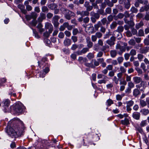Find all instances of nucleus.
Masks as SVG:
<instances>
[{
	"mask_svg": "<svg viewBox=\"0 0 149 149\" xmlns=\"http://www.w3.org/2000/svg\"><path fill=\"white\" fill-rule=\"evenodd\" d=\"M141 67L142 68L144 72L146 71L147 70L146 69V66L144 63H141Z\"/></svg>",
	"mask_w": 149,
	"mask_h": 149,
	"instance_id": "obj_50",
	"label": "nucleus"
},
{
	"mask_svg": "<svg viewBox=\"0 0 149 149\" xmlns=\"http://www.w3.org/2000/svg\"><path fill=\"white\" fill-rule=\"evenodd\" d=\"M78 60L81 63L86 62L87 61V60L86 58H83L81 56L79 57Z\"/></svg>",
	"mask_w": 149,
	"mask_h": 149,
	"instance_id": "obj_23",
	"label": "nucleus"
},
{
	"mask_svg": "<svg viewBox=\"0 0 149 149\" xmlns=\"http://www.w3.org/2000/svg\"><path fill=\"white\" fill-rule=\"evenodd\" d=\"M131 32L132 35H136L137 33V30L135 29L134 28H131Z\"/></svg>",
	"mask_w": 149,
	"mask_h": 149,
	"instance_id": "obj_34",
	"label": "nucleus"
},
{
	"mask_svg": "<svg viewBox=\"0 0 149 149\" xmlns=\"http://www.w3.org/2000/svg\"><path fill=\"white\" fill-rule=\"evenodd\" d=\"M117 23L116 22L114 21L110 25V28L111 29H114L117 26Z\"/></svg>",
	"mask_w": 149,
	"mask_h": 149,
	"instance_id": "obj_29",
	"label": "nucleus"
},
{
	"mask_svg": "<svg viewBox=\"0 0 149 149\" xmlns=\"http://www.w3.org/2000/svg\"><path fill=\"white\" fill-rule=\"evenodd\" d=\"M57 5L55 3H53L49 4L48 6V8L52 10H54L57 8Z\"/></svg>",
	"mask_w": 149,
	"mask_h": 149,
	"instance_id": "obj_19",
	"label": "nucleus"
},
{
	"mask_svg": "<svg viewBox=\"0 0 149 149\" xmlns=\"http://www.w3.org/2000/svg\"><path fill=\"white\" fill-rule=\"evenodd\" d=\"M88 50L89 48L87 47L84 48L82 49L81 52L82 53L84 54L88 51Z\"/></svg>",
	"mask_w": 149,
	"mask_h": 149,
	"instance_id": "obj_61",
	"label": "nucleus"
},
{
	"mask_svg": "<svg viewBox=\"0 0 149 149\" xmlns=\"http://www.w3.org/2000/svg\"><path fill=\"white\" fill-rule=\"evenodd\" d=\"M101 22L100 21L98 22L97 23L95 24L94 25V28H95V30L96 31H98L99 27L101 26Z\"/></svg>",
	"mask_w": 149,
	"mask_h": 149,
	"instance_id": "obj_21",
	"label": "nucleus"
},
{
	"mask_svg": "<svg viewBox=\"0 0 149 149\" xmlns=\"http://www.w3.org/2000/svg\"><path fill=\"white\" fill-rule=\"evenodd\" d=\"M143 25L142 22H140L139 23L136 24L135 25V28L137 29H139Z\"/></svg>",
	"mask_w": 149,
	"mask_h": 149,
	"instance_id": "obj_25",
	"label": "nucleus"
},
{
	"mask_svg": "<svg viewBox=\"0 0 149 149\" xmlns=\"http://www.w3.org/2000/svg\"><path fill=\"white\" fill-rule=\"evenodd\" d=\"M140 90L138 88H135L133 90V95L135 97H137L140 95Z\"/></svg>",
	"mask_w": 149,
	"mask_h": 149,
	"instance_id": "obj_9",
	"label": "nucleus"
},
{
	"mask_svg": "<svg viewBox=\"0 0 149 149\" xmlns=\"http://www.w3.org/2000/svg\"><path fill=\"white\" fill-rule=\"evenodd\" d=\"M94 49L96 51H97L100 48V46L97 44H95L93 46Z\"/></svg>",
	"mask_w": 149,
	"mask_h": 149,
	"instance_id": "obj_45",
	"label": "nucleus"
},
{
	"mask_svg": "<svg viewBox=\"0 0 149 149\" xmlns=\"http://www.w3.org/2000/svg\"><path fill=\"white\" fill-rule=\"evenodd\" d=\"M85 65L87 67H91L92 68H95V66L93 65L92 62H91L90 63H85Z\"/></svg>",
	"mask_w": 149,
	"mask_h": 149,
	"instance_id": "obj_36",
	"label": "nucleus"
},
{
	"mask_svg": "<svg viewBox=\"0 0 149 149\" xmlns=\"http://www.w3.org/2000/svg\"><path fill=\"white\" fill-rule=\"evenodd\" d=\"M116 48L117 50L118 54L120 55H122L123 52H125L126 50L125 47L121 46L119 44H117L116 45Z\"/></svg>",
	"mask_w": 149,
	"mask_h": 149,
	"instance_id": "obj_4",
	"label": "nucleus"
},
{
	"mask_svg": "<svg viewBox=\"0 0 149 149\" xmlns=\"http://www.w3.org/2000/svg\"><path fill=\"white\" fill-rule=\"evenodd\" d=\"M45 28L46 29H48L49 33H52L53 30V27L52 25L50 23L47 22L45 25Z\"/></svg>",
	"mask_w": 149,
	"mask_h": 149,
	"instance_id": "obj_7",
	"label": "nucleus"
},
{
	"mask_svg": "<svg viewBox=\"0 0 149 149\" xmlns=\"http://www.w3.org/2000/svg\"><path fill=\"white\" fill-rule=\"evenodd\" d=\"M123 65L125 68H127L130 66V63L129 62H124L123 63Z\"/></svg>",
	"mask_w": 149,
	"mask_h": 149,
	"instance_id": "obj_57",
	"label": "nucleus"
},
{
	"mask_svg": "<svg viewBox=\"0 0 149 149\" xmlns=\"http://www.w3.org/2000/svg\"><path fill=\"white\" fill-rule=\"evenodd\" d=\"M91 62H93L94 65H93L95 67L96 66H97L99 65V63L98 61H96V60L95 59L92 60L91 61Z\"/></svg>",
	"mask_w": 149,
	"mask_h": 149,
	"instance_id": "obj_51",
	"label": "nucleus"
},
{
	"mask_svg": "<svg viewBox=\"0 0 149 149\" xmlns=\"http://www.w3.org/2000/svg\"><path fill=\"white\" fill-rule=\"evenodd\" d=\"M124 95V94H122L121 95H116V99L117 100H121L122 97Z\"/></svg>",
	"mask_w": 149,
	"mask_h": 149,
	"instance_id": "obj_39",
	"label": "nucleus"
},
{
	"mask_svg": "<svg viewBox=\"0 0 149 149\" xmlns=\"http://www.w3.org/2000/svg\"><path fill=\"white\" fill-rule=\"evenodd\" d=\"M90 15L94 18L98 19L100 17L99 14L97 13H95L94 11H92L90 13Z\"/></svg>",
	"mask_w": 149,
	"mask_h": 149,
	"instance_id": "obj_13",
	"label": "nucleus"
},
{
	"mask_svg": "<svg viewBox=\"0 0 149 149\" xmlns=\"http://www.w3.org/2000/svg\"><path fill=\"white\" fill-rule=\"evenodd\" d=\"M120 72H122L123 73L125 72L126 71V69L123 66H121L120 67Z\"/></svg>",
	"mask_w": 149,
	"mask_h": 149,
	"instance_id": "obj_40",
	"label": "nucleus"
},
{
	"mask_svg": "<svg viewBox=\"0 0 149 149\" xmlns=\"http://www.w3.org/2000/svg\"><path fill=\"white\" fill-rule=\"evenodd\" d=\"M130 55L129 53H125L124 54V57L125 60H127L130 56Z\"/></svg>",
	"mask_w": 149,
	"mask_h": 149,
	"instance_id": "obj_58",
	"label": "nucleus"
},
{
	"mask_svg": "<svg viewBox=\"0 0 149 149\" xmlns=\"http://www.w3.org/2000/svg\"><path fill=\"white\" fill-rule=\"evenodd\" d=\"M89 20V18L88 17H86L84 18L83 21L84 23H87L88 22Z\"/></svg>",
	"mask_w": 149,
	"mask_h": 149,
	"instance_id": "obj_64",
	"label": "nucleus"
},
{
	"mask_svg": "<svg viewBox=\"0 0 149 149\" xmlns=\"http://www.w3.org/2000/svg\"><path fill=\"white\" fill-rule=\"evenodd\" d=\"M71 40L68 38L66 39L64 41V45L65 46H68L71 44Z\"/></svg>",
	"mask_w": 149,
	"mask_h": 149,
	"instance_id": "obj_20",
	"label": "nucleus"
},
{
	"mask_svg": "<svg viewBox=\"0 0 149 149\" xmlns=\"http://www.w3.org/2000/svg\"><path fill=\"white\" fill-rule=\"evenodd\" d=\"M97 3L95 2V3H92V6H93V8L94 7V8H95L96 9H98V6L97 5Z\"/></svg>",
	"mask_w": 149,
	"mask_h": 149,
	"instance_id": "obj_56",
	"label": "nucleus"
},
{
	"mask_svg": "<svg viewBox=\"0 0 149 149\" xmlns=\"http://www.w3.org/2000/svg\"><path fill=\"white\" fill-rule=\"evenodd\" d=\"M126 34L127 36L128 37H132V36L131 32L130 31H127L126 32Z\"/></svg>",
	"mask_w": 149,
	"mask_h": 149,
	"instance_id": "obj_54",
	"label": "nucleus"
},
{
	"mask_svg": "<svg viewBox=\"0 0 149 149\" xmlns=\"http://www.w3.org/2000/svg\"><path fill=\"white\" fill-rule=\"evenodd\" d=\"M130 10L133 13H136L138 12V10L134 7H132Z\"/></svg>",
	"mask_w": 149,
	"mask_h": 149,
	"instance_id": "obj_53",
	"label": "nucleus"
},
{
	"mask_svg": "<svg viewBox=\"0 0 149 149\" xmlns=\"http://www.w3.org/2000/svg\"><path fill=\"white\" fill-rule=\"evenodd\" d=\"M113 81H114V82L116 84H117L118 83V78H117L116 76H114L113 77Z\"/></svg>",
	"mask_w": 149,
	"mask_h": 149,
	"instance_id": "obj_62",
	"label": "nucleus"
},
{
	"mask_svg": "<svg viewBox=\"0 0 149 149\" xmlns=\"http://www.w3.org/2000/svg\"><path fill=\"white\" fill-rule=\"evenodd\" d=\"M60 10L64 15V17L68 20H70L71 17L75 16V14L71 11L64 8H61Z\"/></svg>",
	"mask_w": 149,
	"mask_h": 149,
	"instance_id": "obj_2",
	"label": "nucleus"
},
{
	"mask_svg": "<svg viewBox=\"0 0 149 149\" xmlns=\"http://www.w3.org/2000/svg\"><path fill=\"white\" fill-rule=\"evenodd\" d=\"M109 47L108 45H105L104 46H103L101 49V50L102 51H104L107 49H109Z\"/></svg>",
	"mask_w": 149,
	"mask_h": 149,
	"instance_id": "obj_52",
	"label": "nucleus"
},
{
	"mask_svg": "<svg viewBox=\"0 0 149 149\" xmlns=\"http://www.w3.org/2000/svg\"><path fill=\"white\" fill-rule=\"evenodd\" d=\"M149 47H146L140 49V52L141 53L146 54L149 51Z\"/></svg>",
	"mask_w": 149,
	"mask_h": 149,
	"instance_id": "obj_11",
	"label": "nucleus"
},
{
	"mask_svg": "<svg viewBox=\"0 0 149 149\" xmlns=\"http://www.w3.org/2000/svg\"><path fill=\"white\" fill-rule=\"evenodd\" d=\"M126 103L127 104V106L130 107L133 105L134 104V102L132 100H130L127 102Z\"/></svg>",
	"mask_w": 149,
	"mask_h": 149,
	"instance_id": "obj_38",
	"label": "nucleus"
},
{
	"mask_svg": "<svg viewBox=\"0 0 149 149\" xmlns=\"http://www.w3.org/2000/svg\"><path fill=\"white\" fill-rule=\"evenodd\" d=\"M42 10L43 13H47L49 11V9L47 6H44L42 8Z\"/></svg>",
	"mask_w": 149,
	"mask_h": 149,
	"instance_id": "obj_30",
	"label": "nucleus"
},
{
	"mask_svg": "<svg viewBox=\"0 0 149 149\" xmlns=\"http://www.w3.org/2000/svg\"><path fill=\"white\" fill-rule=\"evenodd\" d=\"M140 82L141 83L139 84L136 85V87L139 89L141 87H142L143 88H145L146 87V83L143 80H142Z\"/></svg>",
	"mask_w": 149,
	"mask_h": 149,
	"instance_id": "obj_15",
	"label": "nucleus"
},
{
	"mask_svg": "<svg viewBox=\"0 0 149 149\" xmlns=\"http://www.w3.org/2000/svg\"><path fill=\"white\" fill-rule=\"evenodd\" d=\"M139 36H144L143 30L142 29H140L138 32Z\"/></svg>",
	"mask_w": 149,
	"mask_h": 149,
	"instance_id": "obj_47",
	"label": "nucleus"
},
{
	"mask_svg": "<svg viewBox=\"0 0 149 149\" xmlns=\"http://www.w3.org/2000/svg\"><path fill=\"white\" fill-rule=\"evenodd\" d=\"M101 22L103 25H104L107 22V19L106 17L103 18L101 20Z\"/></svg>",
	"mask_w": 149,
	"mask_h": 149,
	"instance_id": "obj_60",
	"label": "nucleus"
},
{
	"mask_svg": "<svg viewBox=\"0 0 149 149\" xmlns=\"http://www.w3.org/2000/svg\"><path fill=\"white\" fill-rule=\"evenodd\" d=\"M106 42L107 44L110 46H111L114 44V42H113V41H111V40L109 39L107 40Z\"/></svg>",
	"mask_w": 149,
	"mask_h": 149,
	"instance_id": "obj_42",
	"label": "nucleus"
},
{
	"mask_svg": "<svg viewBox=\"0 0 149 149\" xmlns=\"http://www.w3.org/2000/svg\"><path fill=\"white\" fill-rule=\"evenodd\" d=\"M89 12L86 10L81 11V16L82 17H84L85 16H88L89 15Z\"/></svg>",
	"mask_w": 149,
	"mask_h": 149,
	"instance_id": "obj_27",
	"label": "nucleus"
},
{
	"mask_svg": "<svg viewBox=\"0 0 149 149\" xmlns=\"http://www.w3.org/2000/svg\"><path fill=\"white\" fill-rule=\"evenodd\" d=\"M143 57L144 56L141 54H138L137 55V58L140 61H142Z\"/></svg>",
	"mask_w": 149,
	"mask_h": 149,
	"instance_id": "obj_35",
	"label": "nucleus"
},
{
	"mask_svg": "<svg viewBox=\"0 0 149 149\" xmlns=\"http://www.w3.org/2000/svg\"><path fill=\"white\" fill-rule=\"evenodd\" d=\"M117 60L118 63L119 64H120L123 62L124 60V58L122 57H119L117 58Z\"/></svg>",
	"mask_w": 149,
	"mask_h": 149,
	"instance_id": "obj_48",
	"label": "nucleus"
},
{
	"mask_svg": "<svg viewBox=\"0 0 149 149\" xmlns=\"http://www.w3.org/2000/svg\"><path fill=\"white\" fill-rule=\"evenodd\" d=\"M6 131L9 135L14 138L21 136L23 133L22 130L18 127L12 128L9 125L6 128Z\"/></svg>",
	"mask_w": 149,
	"mask_h": 149,
	"instance_id": "obj_1",
	"label": "nucleus"
},
{
	"mask_svg": "<svg viewBox=\"0 0 149 149\" xmlns=\"http://www.w3.org/2000/svg\"><path fill=\"white\" fill-rule=\"evenodd\" d=\"M103 77H104L103 79H105L107 78V76L101 74H98L97 76V78L98 79H101Z\"/></svg>",
	"mask_w": 149,
	"mask_h": 149,
	"instance_id": "obj_41",
	"label": "nucleus"
},
{
	"mask_svg": "<svg viewBox=\"0 0 149 149\" xmlns=\"http://www.w3.org/2000/svg\"><path fill=\"white\" fill-rule=\"evenodd\" d=\"M110 54L111 56L112 57H114L116 55L117 52L115 50H111L110 52Z\"/></svg>",
	"mask_w": 149,
	"mask_h": 149,
	"instance_id": "obj_31",
	"label": "nucleus"
},
{
	"mask_svg": "<svg viewBox=\"0 0 149 149\" xmlns=\"http://www.w3.org/2000/svg\"><path fill=\"white\" fill-rule=\"evenodd\" d=\"M4 107L5 109V112L8 111V107L10 105V101L8 99H6L3 102Z\"/></svg>",
	"mask_w": 149,
	"mask_h": 149,
	"instance_id": "obj_8",
	"label": "nucleus"
},
{
	"mask_svg": "<svg viewBox=\"0 0 149 149\" xmlns=\"http://www.w3.org/2000/svg\"><path fill=\"white\" fill-rule=\"evenodd\" d=\"M97 82L98 83L100 84L102 83L105 84L106 83V81L105 80V79H103L99 80Z\"/></svg>",
	"mask_w": 149,
	"mask_h": 149,
	"instance_id": "obj_59",
	"label": "nucleus"
},
{
	"mask_svg": "<svg viewBox=\"0 0 149 149\" xmlns=\"http://www.w3.org/2000/svg\"><path fill=\"white\" fill-rule=\"evenodd\" d=\"M113 17L112 15H110L107 17V19L109 22L112 21L113 19Z\"/></svg>",
	"mask_w": 149,
	"mask_h": 149,
	"instance_id": "obj_55",
	"label": "nucleus"
},
{
	"mask_svg": "<svg viewBox=\"0 0 149 149\" xmlns=\"http://www.w3.org/2000/svg\"><path fill=\"white\" fill-rule=\"evenodd\" d=\"M32 18L33 19H35L38 16L37 14L35 12H32L31 14Z\"/></svg>",
	"mask_w": 149,
	"mask_h": 149,
	"instance_id": "obj_28",
	"label": "nucleus"
},
{
	"mask_svg": "<svg viewBox=\"0 0 149 149\" xmlns=\"http://www.w3.org/2000/svg\"><path fill=\"white\" fill-rule=\"evenodd\" d=\"M121 123L124 125H127L130 123L129 120L127 118H125L124 120H121Z\"/></svg>",
	"mask_w": 149,
	"mask_h": 149,
	"instance_id": "obj_24",
	"label": "nucleus"
},
{
	"mask_svg": "<svg viewBox=\"0 0 149 149\" xmlns=\"http://www.w3.org/2000/svg\"><path fill=\"white\" fill-rule=\"evenodd\" d=\"M135 70L137 71L138 73V75H140L141 74L143 73V71L142 70L139 68L138 67H136L135 68Z\"/></svg>",
	"mask_w": 149,
	"mask_h": 149,
	"instance_id": "obj_33",
	"label": "nucleus"
},
{
	"mask_svg": "<svg viewBox=\"0 0 149 149\" xmlns=\"http://www.w3.org/2000/svg\"><path fill=\"white\" fill-rule=\"evenodd\" d=\"M102 36V34L100 32H96L95 35H93L91 36V38L93 42L96 41L97 38H101Z\"/></svg>",
	"mask_w": 149,
	"mask_h": 149,
	"instance_id": "obj_5",
	"label": "nucleus"
},
{
	"mask_svg": "<svg viewBox=\"0 0 149 149\" xmlns=\"http://www.w3.org/2000/svg\"><path fill=\"white\" fill-rule=\"evenodd\" d=\"M17 7L24 14H26L27 11L25 9V7L23 5L19 4L18 5Z\"/></svg>",
	"mask_w": 149,
	"mask_h": 149,
	"instance_id": "obj_12",
	"label": "nucleus"
},
{
	"mask_svg": "<svg viewBox=\"0 0 149 149\" xmlns=\"http://www.w3.org/2000/svg\"><path fill=\"white\" fill-rule=\"evenodd\" d=\"M133 79L134 82L136 84L140 83L142 80V79L141 77L137 76L133 77Z\"/></svg>",
	"mask_w": 149,
	"mask_h": 149,
	"instance_id": "obj_14",
	"label": "nucleus"
},
{
	"mask_svg": "<svg viewBox=\"0 0 149 149\" xmlns=\"http://www.w3.org/2000/svg\"><path fill=\"white\" fill-rule=\"evenodd\" d=\"M14 110L18 113H22L23 111L24 107L23 104L19 102H18L14 104L13 106Z\"/></svg>",
	"mask_w": 149,
	"mask_h": 149,
	"instance_id": "obj_3",
	"label": "nucleus"
},
{
	"mask_svg": "<svg viewBox=\"0 0 149 149\" xmlns=\"http://www.w3.org/2000/svg\"><path fill=\"white\" fill-rule=\"evenodd\" d=\"M140 104L141 106L142 107H144L147 105L146 101H145L144 100H140Z\"/></svg>",
	"mask_w": 149,
	"mask_h": 149,
	"instance_id": "obj_26",
	"label": "nucleus"
},
{
	"mask_svg": "<svg viewBox=\"0 0 149 149\" xmlns=\"http://www.w3.org/2000/svg\"><path fill=\"white\" fill-rule=\"evenodd\" d=\"M136 51L134 49H132L130 52V54L132 56H134L136 54Z\"/></svg>",
	"mask_w": 149,
	"mask_h": 149,
	"instance_id": "obj_37",
	"label": "nucleus"
},
{
	"mask_svg": "<svg viewBox=\"0 0 149 149\" xmlns=\"http://www.w3.org/2000/svg\"><path fill=\"white\" fill-rule=\"evenodd\" d=\"M59 18L60 17L58 15H55L52 18V22L54 26L56 27H58L59 25L58 21Z\"/></svg>",
	"mask_w": 149,
	"mask_h": 149,
	"instance_id": "obj_6",
	"label": "nucleus"
},
{
	"mask_svg": "<svg viewBox=\"0 0 149 149\" xmlns=\"http://www.w3.org/2000/svg\"><path fill=\"white\" fill-rule=\"evenodd\" d=\"M140 116V114L138 112H134L132 114V116L133 118L137 120L139 119Z\"/></svg>",
	"mask_w": 149,
	"mask_h": 149,
	"instance_id": "obj_17",
	"label": "nucleus"
},
{
	"mask_svg": "<svg viewBox=\"0 0 149 149\" xmlns=\"http://www.w3.org/2000/svg\"><path fill=\"white\" fill-rule=\"evenodd\" d=\"M100 46H102L103 45V40L101 39H99L97 43Z\"/></svg>",
	"mask_w": 149,
	"mask_h": 149,
	"instance_id": "obj_46",
	"label": "nucleus"
},
{
	"mask_svg": "<svg viewBox=\"0 0 149 149\" xmlns=\"http://www.w3.org/2000/svg\"><path fill=\"white\" fill-rule=\"evenodd\" d=\"M87 56L89 59H91L94 58V55L93 53H89L88 54Z\"/></svg>",
	"mask_w": 149,
	"mask_h": 149,
	"instance_id": "obj_43",
	"label": "nucleus"
},
{
	"mask_svg": "<svg viewBox=\"0 0 149 149\" xmlns=\"http://www.w3.org/2000/svg\"><path fill=\"white\" fill-rule=\"evenodd\" d=\"M87 43V46L89 48H91L93 46V43L91 41L89 37H87L86 39Z\"/></svg>",
	"mask_w": 149,
	"mask_h": 149,
	"instance_id": "obj_10",
	"label": "nucleus"
},
{
	"mask_svg": "<svg viewBox=\"0 0 149 149\" xmlns=\"http://www.w3.org/2000/svg\"><path fill=\"white\" fill-rule=\"evenodd\" d=\"M140 112L142 114L146 116L149 113V110L147 109H143L140 110Z\"/></svg>",
	"mask_w": 149,
	"mask_h": 149,
	"instance_id": "obj_18",
	"label": "nucleus"
},
{
	"mask_svg": "<svg viewBox=\"0 0 149 149\" xmlns=\"http://www.w3.org/2000/svg\"><path fill=\"white\" fill-rule=\"evenodd\" d=\"M128 86L129 87L132 88L134 87V85L133 83L132 82L130 81L128 82Z\"/></svg>",
	"mask_w": 149,
	"mask_h": 149,
	"instance_id": "obj_44",
	"label": "nucleus"
},
{
	"mask_svg": "<svg viewBox=\"0 0 149 149\" xmlns=\"http://www.w3.org/2000/svg\"><path fill=\"white\" fill-rule=\"evenodd\" d=\"M129 45H134L136 44L135 41L133 39H130L128 42Z\"/></svg>",
	"mask_w": 149,
	"mask_h": 149,
	"instance_id": "obj_32",
	"label": "nucleus"
},
{
	"mask_svg": "<svg viewBox=\"0 0 149 149\" xmlns=\"http://www.w3.org/2000/svg\"><path fill=\"white\" fill-rule=\"evenodd\" d=\"M107 106H109L111 104H113V101L111 99H109L107 101Z\"/></svg>",
	"mask_w": 149,
	"mask_h": 149,
	"instance_id": "obj_49",
	"label": "nucleus"
},
{
	"mask_svg": "<svg viewBox=\"0 0 149 149\" xmlns=\"http://www.w3.org/2000/svg\"><path fill=\"white\" fill-rule=\"evenodd\" d=\"M50 34V33H49V32H48L47 31H46V32H44L43 33V35L44 37H45V38H48L49 37V36Z\"/></svg>",
	"mask_w": 149,
	"mask_h": 149,
	"instance_id": "obj_63",
	"label": "nucleus"
},
{
	"mask_svg": "<svg viewBox=\"0 0 149 149\" xmlns=\"http://www.w3.org/2000/svg\"><path fill=\"white\" fill-rule=\"evenodd\" d=\"M149 9V6L148 5H146L142 7L140 9L141 12H143L144 11H147Z\"/></svg>",
	"mask_w": 149,
	"mask_h": 149,
	"instance_id": "obj_22",
	"label": "nucleus"
},
{
	"mask_svg": "<svg viewBox=\"0 0 149 149\" xmlns=\"http://www.w3.org/2000/svg\"><path fill=\"white\" fill-rule=\"evenodd\" d=\"M46 18V15L45 14L41 13L40 14V17L38 18V21L39 22H42L43 19Z\"/></svg>",
	"mask_w": 149,
	"mask_h": 149,
	"instance_id": "obj_16",
	"label": "nucleus"
}]
</instances>
